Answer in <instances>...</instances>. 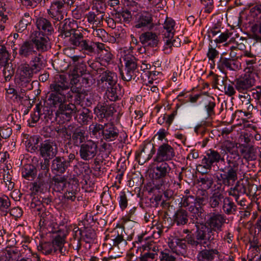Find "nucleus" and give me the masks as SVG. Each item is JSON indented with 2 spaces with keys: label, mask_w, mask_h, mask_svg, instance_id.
<instances>
[{
  "label": "nucleus",
  "mask_w": 261,
  "mask_h": 261,
  "mask_svg": "<svg viewBox=\"0 0 261 261\" xmlns=\"http://www.w3.org/2000/svg\"><path fill=\"white\" fill-rule=\"evenodd\" d=\"M11 202L9 198L5 194H0V211L7 213L9 211Z\"/></svg>",
  "instance_id": "52"
},
{
  "label": "nucleus",
  "mask_w": 261,
  "mask_h": 261,
  "mask_svg": "<svg viewBox=\"0 0 261 261\" xmlns=\"http://www.w3.org/2000/svg\"><path fill=\"white\" fill-rule=\"evenodd\" d=\"M97 152V142L90 139L81 145L79 150V154L82 160L89 161L96 155Z\"/></svg>",
  "instance_id": "12"
},
{
  "label": "nucleus",
  "mask_w": 261,
  "mask_h": 261,
  "mask_svg": "<svg viewBox=\"0 0 261 261\" xmlns=\"http://www.w3.org/2000/svg\"><path fill=\"white\" fill-rule=\"evenodd\" d=\"M202 244H199L198 245L200 246H204L207 247L200 251L197 255V259L198 261H215L214 259L216 257H219L220 255V252L216 248H214L216 245H218V244H216L213 247H208V241L207 240H203Z\"/></svg>",
  "instance_id": "14"
},
{
  "label": "nucleus",
  "mask_w": 261,
  "mask_h": 261,
  "mask_svg": "<svg viewBox=\"0 0 261 261\" xmlns=\"http://www.w3.org/2000/svg\"><path fill=\"white\" fill-rule=\"evenodd\" d=\"M96 73L99 74L98 83H105L111 86H114L117 82V75L115 72L110 70L106 67L98 68Z\"/></svg>",
  "instance_id": "19"
},
{
  "label": "nucleus",
  "mask_w": 261,
  "mask_h": 261,
  "mask_svg": "<svg viewBox=\"0 0 261 261\" xmlns=\"http://www.w3.org/2000/svg\"><path fill=\"white\" fill-rule=\"evenodd\" d=\"M105 12L97 9L95 11H90L86 14L88 22L92 25L93 27H100L103 22Z\"/></svg>",
  "instance_id": "29"
},
{
  "label": "nucleus",
  "mask_w": 261,
  "mask_h": 261,
  "mask_svg": "<svg viewBox=\"0 0 261 261\" xmlns=\"http://www.w3.org/2000/svg\"><path fill=\"white\" fill-rule=\"evenodd\" d=\"M202 103L207 117L213 118L215 116V108L216 107L215 99L212 96H207L202 100Z\"/></svg>",
  "instance_id": "35"
},
{
  "label": "nucleus",
  "mask_w": 261,
  "mask_h": 261,
  "mask_svg": "<svg viewBox=\"0 0 261 261\" xmlns=\"http://www.w3.org/2000/svg\"><path fill=\"white\" fill-rule=\"evenodd\" d=\"M99 54V59L101 64L105 66V64H108L112 59L113 55L111 54L109 47H107V50H103L101 52H98Z\"/></svg>",
  "instance_id": "47"
},
{
  "label": "nucleus",
  "mask_w": 261,
  "mask_h": 261,
  "mask_svg": "<svg viewBox=\"0 0 261 261\" xmlns=\"http://www.w3.org/2000/svg\"><path fill=\"white\" fill-rule=\"evenodd\" d=\"M2 66L4 67L3 73L5 80L6 81H9L14 74V72L13 68L11 66H9L8 64L7 65Z\"/></svg>",
  "instance_id": "62"
},
{
  "label": "nucleus",
  "mask_w": 261,
  "mask_h": 261,
  "mask_svg": "<svg viewBox=\"0 0 261 261\" xmlns=\"http://www.w3.org/2000/svg\"><path fill=\"white\" fill-rule=\"evenodd\" d=\"M88 137L86 135V132L84 129L80 127L76 128L73 131L70 137V140L72 144L76 147H81V145L86 142Z\"/></svg>",
  "instance_id": "33"
},
{
  "label": "nucleus",
  "mask_w": 261,
  "mask_h": 261,
  "mask_svg": "<svg viewBox=\"0 0 261 261\" xmlns=\"http://www.w3.org/2000/svg\"><path fill=\"white\" fill-rule=\"evenodd\" d=\"M50 178V174L48 171H41L38 174L37 179L41 183L47 184Z\"/></svg>",
  "instance_id": "61"
},
{
  "label": "nucleus",
  "mask_w": 261,
  "mask_h": 261,
  "mask_svg": "<svg viewBox=\"0 0 261 261\" xmlns=\"http://www.w3.org/2000/svg\"><path fill=\"white\" fill-rule=\"evenodd\" d=\"M257 79L258 76L256 74L245 73L243 76L237 79L233 84L236 89L239 92H245L254 85Z\"/></svg>",
  "instance_id": "11"
},
{
  "label": "nucleus",
  "mask_w": 261,
  "mask_h": 261,
  "mask_svg": "<svg viewBox=\"0 0 261 261\" xmlns=\"http://www.w3.org/2000/svg\"><path fill=\"white\" fill-rule=\"evenodd\" d=\"M246 193V188L243 184H237L234 187L231 188L228 193L229 196L234 197L235 201H238L241 195Z\"/></svg>",
  "instance_id": "41"
},
{
  "label": "nucleus",
  "mask_w": 261,
  "mask_h": 261,
  "mask_svg": "<svg viewBox=\"0 0 261 261\" xmlns=\"http://www.w3.org/2000/svg\"><path fill=\"white\" fill-rule=\"evenodd\" d=\"M32 18L29 13H25L20 20L16 24L15 28L18 32H22L24 31L28 24L31 23Z\"/></svg>",
  "instance_id": "44"
},
{
  "label": "nucleus",
  "mask_w": 261,
  "mask_h": 261,
  "mask_svg": "<svg viewBox=\"0 0 261 261\" xmlns=\"http://www.w3.org/2000/svg\"><path fill=\"white\" fill-rule=\"evenodd\" d=\"M173 221L177 225H185L188 221L187 212L182 208L178 210L173 216Z\"/></svg>",
  "instance_id": "40"
},
{
  "label": "nucleus",
  "mask_w": 261,
  "mask_h": 261,
  "mask_svg": "<svg viewBox=\"0 0 261 261\" xmlns=\"http://www.w3.org/2000/svg\"><path fill=\"white\" fill-rule=\"evenodd\" d=\"M76 194L77 186L75 185L71 186L70 184H69L68 189H67L65 193L64 194V196L65 198H66L67 200L73 201L76 198Z\"/></svg>",
  "instance_id": "54"
},
{
  "label": "nucleus",
  "mask_w": 261,
  "mask_h": 261,
  "mask_svg": "<svg viewBox=\"0 0 261 261\" xmlns=\"http://www.w3.org/2000/svg\"><path fill=\"white\" fill-rule=\"evenodd\" d=\"M54 145V142L49 140H46L41 144L40 152L43 158L50 159L56 156L57 149Z\"/></svg>",
  "instance_id": "24"
},
{
  "label": "nucleus",
  "mask_w": 261,
  "mask_h": 261,
  "mask_svg": "<svg viewBox=\"0 0 261 261\" xmlns=\"http://www.w3.org/2000/svg\"><path fill=\"white\" fill-rule=\"evenodd\" d=\"M72 5V0H54L50 3L47 13L53 19L61 21L64 19L66 9Z\"/></svg>",
  "instance_id": "9"
},
{
  "label": "nucleus",
  "mask_w": 261,
  "mask_h": 261,
  "mask_svg": "<svg viewBox=\"0 0 261 261\" xmlns=\"http://www.w3.org/2000/svg\"><path fill=\"white\" fill-rule=\"evenodd\" d=\"M207 57L211 62V65H215L214 59L219 56V52L214 48L212 47H209L207 53Z\"/></svg>",
  "instance_id": "59"
},
{
  "label": "nucleus",
  "mask_w": 261,
  "mask_h": 261,
  "mask_svg": "<svg viewBox=\"0 0 261 261\" xmlns=\"http://www.w3.org/2000/svg\"><path fill=\"white\" fill-rule=\"evenodd\" d=\"M10 55L7 47L0 44V66L7 65L10 60Z\"/></svg>",
  "instance_id": "48"
},
{
  "label": "nucleus",
  "mask_w": 261,
  "mask_h": 261,
  "mask_svg": "<svg viewBox=\"0 0 261 261\" xmlns=\"http://www.w3.org/2000/svg\"><path fill=\"white\" fill-rule=\"evenodd\" d=\"M21 256L20 251L17 248L6 250L0 256V261H16Z\"/></svg>",
  "instance_id": "36"
},
{
  "label": "nucleus",
  "mask_w": 261,
  "mask_h": 261,
  "mask_svg": "<svg viewBox=\"0 0 261 261\" xmlns=\"http://www.w3.org/2000/svg\"><path fill=\"white\" fill-rule=\"evenodd\" d=\"M222 210L227 215L234 214L237 212V206L229 197H225L223 198Z\"/></svg>",
  "instance_id": "37"
},
{
  "label": "nucleus",
  "mask_w": 261,
  "mask_h": 261,
  "mask_svg": "<svg viewBox=\"0 0 261 261\" xmlns=\"http://www.w3.org/2000/svg\"><path fill=\"white\" fill-rule=\"evenodd\" d=\"M241 162H242V160L238 149L231 155H227L226 165L219 169L217 179L225 186L233 185L238 180Z\"/></svg>",
  "instance_id": "4"
},
{
  "label": "nucleus",
  "mask_w": 261,
  "mask_h": 261,
  "mask_svg": "<svg viewBox=\"0 0 261 261\" xmlns=\"http://www.w3.org/2000/svg\"><path fill=\"white\" fill-rule=\"evenodd\" d=\"M188 236L192 237L191 235H187L185 239H179L177 237H175L169 240L168 242V246L173 253L184 256L187 255L188 247L186 242H187L188 244H190L188 242Z\"/></svg>",
  "instance_id": "17"
},
{
  "label": "nucleus",
  "mask_w": 261,
  "mask_h": 261,
  "mask_svg": "<svg viewBox=\"0 0 261 261\" xmlns=\"http://www.w3.org/2000/svg\"><path fill=\"white\" fill-rule=\"evenodd\" d=\"M17 74L19 80H29L31 79L33 74H35L30 65L28 63L20 64L17 69Z\"/></svg>",
  "instance_id": "34"
},
{
  "label": "nucleus",
  "mask_w": 261,
  "mask_h": 261,
  "mask_svg": "<svg viewBox=\"0 0 261 261\" xmlns=\"http://www.w3.org/2000/svg\"><path fill=\"white\" fill-rule=\"evenodd\" d=\"M115 111L113 105L107 104L106 102H98L94 109V114L101 119H108L113 115Z\"/></svg>",
  "instance_id": "20"
},
{
  "label": "nucleus",
  "mask_w": 261,
  "mask_h": 261,
  "mask_svg": "<svg viewBox=\"0 0 261 261\" xmlns=\"http://www.w3.org/2000/svg\"><path fill=\"white\" fill-rule=\"evenodd\" d=\"M164 41L166 45L169 47L172 46L178 47L180 45V40L178 38H174V36L170 38H164Z\"/></svg>",
  "instance_id": "56"
},
{
  "label": "nucleus",
  "mask_w": 261,
  "mask_h": 261,
  "mask_svg": "<svg viewBox=\"0 0 261 261\" xmlns=\"http://www.w3.org/2000/svg\"><path fill=\"white\" fill-rule=\"evenodd\" d=\"M181 203L184 207H189L191 205L195 204V196H184L181 199Z\"/></svg>",
  "instance_id": "60"
},
{
  "label": "nucleus",
  "mask_w": 261,
  "mask_h": 261,
  "mask_svg": "<svg viewBox=\"0 0 261 261\" xmlns=\"http://www.w3.org/2000/svg\"><path fill=\"white\" fill-rule=\"evenodd\" d=\"M105 123L101 124L98 122H93L89 126V131L90 135L96 138L102 137V132L104 130Z\"/></svg>",
  "instance_id": "42"
},
{
  "label": "nucleus",
  "mask_w": 261,
  "mask_h": 261,
  "mask_svg": "<svg viewBox=\"0 0 261 261\" xmlns=\"http://www.w3.org/2000/svg\"><path fill=\"white\" fill-rule=\"evenodd\" d=\"M158 164L154 168L153 176L155 179H163L169 173L171 168L167 162H156Z\"/></svg>",
  "instance_id": "31"
},
{
  "label": "nucleus",
  "mask_w": 261,
  "mask_h": 261,
  "mask_svg": "<svg viewBox=\"0 0 261 261\" xmlns=\"http://www.w3.org/2000/svg\"><path fill=\"white\" fill-rule=\"evenodd\" d=\"M140 42L147 46L156 47L159 42L158 36L152 32H146L142 33L139 37Z\"/></svg>",
  "instance_id": "27"
},
{
  "label": "nucleus",
  "mask_w": 261,
  "mask_h": 261,
  "mask_svg": "<svg viewBox=\"0 0 261 261\" xmlns=\"http://www.w3.org/2000/svg\"><path fill=\"white\" fill-rule=\"evenodd\" d=\"M241 153L246 160L252 161L256 159L255 151L253 147H244L241 149Z\"/></svg>",
  "instance_id": "49"
},
{
  "label": "nucleus",
  "mask_w": 261,
  "mask_h": 261,
  "mask_svg": "<svg viewBox=\"0 0 261 261\" xmlns=\"http://www.w3.org/2000/svg\"><path fill=\"white\" fill-rule=\"evenodd\" d=\"M154 147L152 144L147 143L140 146L139 150L136 152V160L139 164L143 165L148 161L154 153Z\"/></svg>",
  "instance_id": "18"
},
{
  "label": "nucleus",
  "mask_w": 261,
  "mask_h": 261,
  "mask_svg": "<svg viewBox=\"0 0 261 261\" xmlns=\"http://www.w3.org/2000/svg\"><path fill=\"white\" fill-rule=\"evenodd\" d=\"M36 174V169L34 166L31 165L27 166L22 171L23 176L29 179L33 178Z\"/></svg>",
  "instance_id": "55"
},
{
  "label": "nucleus",
  "mask_w": 261,
  "mask_h": 261,
  "mask_svg": "<svg viewBox=\"0 0 261 261\" xmlns=\"http://www.w3.org/2000/svg\"><path fill=\"white\" fill-rule=\"evenodd\" d=\"M246 63L245 71L246 73H255L257 74L256 68L257 62L256 57L251 59H247L245 60Z\"/></svg>",
  "instance_id": "46"
},
{
  "label": "nucleus",
  "mask_w": 261,
  "mask_h": 261,
  "mask_svg": "<svg viewBox=\"0 0 261 261\" xmlns=\"http://www.w3.org/2000/svg\"><path fill=\"white\" fill-rule=\"evenodd\" d=\"M120 95V89L116 86H112L108 89L106 93L105 96L111 101H115L119 99Z\"/></svg>",
  "instance_id": "45"
},
{
  "label": "nucleus",
  "mask_w": 261,
  "mask_h": 261,
  "mask_svg": "<svg viewBox=\"0 0 261 261\" xmlns=\"http://www.w3.org/2000/svg\"><path fill=\"white\" fill-rule=\"evenodd\" d=\"M223 197L220 193H214L210 198H208V205L210 207L214 208L218 207Z\"/></svg>",
  "instance_id": "50"
},
{
  "label": "nucleus",
  "mask_w": 261,
  "mask_h": 261,
  "mask_svg": "<svg viewBox=\"0 0 261 261\" xmlns=\"http://www.w3.org/2000/svg\"><path fill=\"white\" fill-rule=\"evenodd\" d=\"M31 40L35 47L36 51L43 53L50 48V42L48 37L40 32H34L31 37Z\"/></svg>",
  "instance_id": "15"
},
{
  "label": "nucleus",
  "mask_w": 261,
  "mask_h": 261,
  "mask_svg": "<svg viewBox=\"0 0 261 261\" xmlns=\"http://www.w3.org/2000/svg\"><path fill=\"white\" fill-rule=\"evenodd\" d=\"M69 167L64 156H56L51 162V169L54 173L63 174Z\"/></svg>",
  "instance_id": "28"
},
{
  "label": "nucleus",
  "mask_w": 261,
  "mask_h": 261,
  "mask_svg": "<svg viewBox=\"0 0 261 261\" xmlns=\"http://www.w3.org/2000/svg\"><path fill=\"white\" fill-rule=\"evenodd\" d=\"M135 27L142 30L152 29L154 24L152 14L147 11L138 13L135 18Z\"/></svg>",
  "instance_id": "16"
},
{
  "label": "nucleus",
  "mask_w": 261,
  "mask_h": 261,
  "mask_svg": "<svg viewBox=\"0 0 261 261\" xmlns=\"http://www.w3.org/2000/svg\"><path fill=\"white\" fill-rule=\"evenodd\" d=\"M69 226H62L60 227L58 232L52 233V242H44L38 246V249L43 254L47 255L50 254L53 251L59 250L62 252L63 247L65 243V239L70 231Z\"/></svg>",
  "instance_id": "6"
},
{
  "label": "nucleus",
  "mask_w": 261,
  "mask_h": 261,
  "mask_svg": "<svg viewBox=\"0 0 261 261\" xmlns=\"http://www.w3.org/2000/svg\"><path fill=\"white\" fill-rule=\"evenodd\" d=\"M208 200L207 191L205 190L198 189L195 196L194 205H191L188 208L192 216L195 218L196 223L201 224L204 222L205 214L202 206L205 205Z\"/></svg>",
  "instance_id": "8"
},
{
  "label": "nucleus",
  "mask_w": 261,
  "mask_h": 261,
  "mask_svg": "<svg viewBox=\"0 0 261 261\" xmlns=\"http://www.w3.org/2000/svg\"><path fill=\"white\" fill-rule=\"evenodd\" d=\"M210 75L211 76L213 87L221 90V88L223 87L224 85V80L222 76L216 74L213 72H211Z\"/></svg>",
  "instance_id": "51"
},
{
  "label": "nucleus",
  "mask_w": 261,
  "mask_h": 261,
  "mask_svg": "<svg viewBox=\"0 0 261 261\" xmlns=\"http://www.w3.org/2000/svg\"><path fill=\"white\" fill-rule=\"evenodd\" d=\"M37 210L39 212L38 215L40 218L39 223V226L43 229L46 228L49 233H56L60 227L68 226L61 224L58 226L51 214L49 212L45 211L44 207L38 208Z\"/></svg>",
  "instance_id": "10"
},
{
  "label": "nucleus",
  "mask_w": 261,
  "mask_h": 261,
  "mask_svg": "<svg viewBox=\"0 0 261 261\" xmlns=\"http://www.w3.org/2000/svg\"><path fill=\"white\" fill-rule=\"evenodd\" d=\"M59 30L62 37L68 38L70 45L79 47L87 55L94 52V42L85 36V32L82 30L72 29L71 22L66 19L59 26Z\"/></svg>",
  "instance_id": "3"
},
{
  "label": "nucleus",
  "mask_w": 261,
  "mask_h": 261,
  "mask_svg": "<svg viewBox=\"0 0 261 261\" xmlns=\"http://www.w3.org/2000/svg\"><path fill=\"white\" fill-rule=\"evenodd\" d=\"M126 234L122 227H117L106 235L105 244L110 246V253L115 254L111 255L108 257H103L102 261H110L121 256L125 250L127 244Z\"/></svg>",
  "instance_id": "5"
},
{
  "label": "nucleus",
  "mask_w": 261,
  "mask_h": 261,
  "mask_svg": "<svg viewBox=\"0 0 261 261\" xmlns=\"http://www.w3.org/2000/svg\"><path fill=\"white\" fill-rule=\"evenodd\" d=\"M241 67L240 63L235 59L221 57L217 63V67L221 71L225 70L236 71Z\"/></svg>",
  "instance_id": "23"
},
{
  "label": "nucleus",
  "mask_w": 261,
  "mask_h": 261,
  "mask_svg": "<svg viewBox=\"0 0 261 261\" xmlns=\"http://www.w3.org/2000/svg\"><path fill=\"white\" fill-rule=\"evenodd\" d=\"M220 152L210 149L205 152L201 164L197 166V170L204 174L210 171L214 163L224 162L225 155H231L238 149V144L230 140L223 142L219 147Z\"/></svg>",
  "instance_id": "2"
},
{
  "label": "nucleus",
  "mask_w": 261,
  "mask_h": 261,
  "mask_svg": "<svg viewBox=\"0 0 261 261\" xmlns=\"http://www.w3.org/2000/svg\"><path fill=\"white\" fill-rule=\"evenodd\" d=\"M80 112L79 122L82 125H87L93 119V114L89 109L83 108Z\"/></svg>",
  "instance_id": "43"
},
{
  "label": "nucleus",
  "mask_w": 261,
  "mask_h": 261,
  "mask_svg": "<svg viewBox=\"0 0 261 261\" xmlns=\"http://www.w3.org/2000/svg\"><path fill=\"white\" fill-rule=\"evenodd\" d=\"M226 217L219 213H211L208 215L206 224H202L197 227L195 232V238L187 237L188 242L193 247L202 244L203 240L208 241V247H213L219 240V232L222 230V226L225 223Z\"/></svg>",
  "instance_id": "1"
},
{
  "label": "nucleus",
  "mask_w": 261,
  "mask_h": 261,
  "mask_svg": "<svg viewBox=\"0 0 261 261\" xmlns=\"http://www.w3.org/2000/svg\"><path fill=\"white\" fill-rule=\"evenodd\" d=\"M77 111L74 104L63 103L57 111L56 114L57 117L63 118L65 121H68L72 115Z\"/></svg>",
  "instance_id": "22"
},
{
  "label": "nucleus",
  "mask_w": 261,
  "mask_h": 261,
  "mask_svg": "<svg viewBox=\"0 0 261 261\" xmlns=\"http://www.w3.org/2000/svg\"><path fill=\"white\" fill-rule=\"evenodd\" d=\"M119 135V130L112 123H106L102 132V138L107 142L115 140Z\"/></svg>",
  "instance_id": "30"
},
{
  "label": "nucleus",
  "mask_w": 261,
  "mask_h": 261,
  "mask_svg": "<svg viewBox=\"0 0 261 261\" xmlns=\"http://www.w3.org/2000/svg\"><path fill=\"white\" fill-rule=\"evenodd\" d=\"M118 201L120 207L123 210L127 206L128 200L126 193L124 191L120 192L118 198Z\"/></svg>",
  "instance_id": "57"
},
{
  "label": "nucleus",
  "mask_w": 261,
  "mask_h": 261,
  "mask_svg": "<svg viewBox=\"0 0 261 261\" xmlns=\"http://www.w3.org/2000/svg\"><path fill=\"white\" fill-rule=\"evenodd\" d=\"M251 12L254 17L260 15L258 23L252 27V32L253 38L257 40L261 41V3L253 7L251 10Z\"/></svg>",
  "instance_id": "25"
},
{
  "label": "nucleus",
  "mask_w": 261,
  "mask_h": 261,
  "mask_svg": "<svg viewBox=\"0 0 261 261\" xmlns=\"http://www.w3.org/2000/svg\"><path fill=\"white\" fill-rule=\"evenodd\" d=\"M36 24L37 29L39 30L38 32L47 36L51 35L54 32L53 27L50 21L45 18L39 17L37 19Z\"/></svg>",
  "instance_id": "32"
},
{
  "label": "nucleus",
  "mask_w": 261,
  "mask_h": 261,
  "mask_svg": "<svg viewBox=\"0 0 261 261\" xmlns=\"http://www.w3.org/2000/svg\"><path fill=\"white\" fill-rule=\"evenodd\" d=\"M80 234L83 238L87 239L86 241L87 242L93 239L95 236L94 231L90 229L82 231L80 232Z\"/></svg>",
  "instance_id": "64"
},
{
  "label": "nucleus",
  "mask_w": 261,
  "mask_h": 261,
  "mask_svg": "<svg viewBox=\"0 0 261 261\" xmlns=\"http://www.w3.org/2000/svg\"><path fill=\"white\" fill-rule=\"evenodd\" d=\"M125 64V69L120 71V74L123 80L128 82L136 76L137 64L135 58H133L126 60Z\"/></svg>",
  "instance_id": "21"
},
{
  "label": "nucleus",
  "mask_w": 261,
  "mask_h": 261,
  "mask_svg": "<svg viewBox=\"0 0 261 261\" xmlns=\"http://www.w3.org/2000/svg\"><path fill=\"white\" fill-rule=\"evenodd\" d=\"M175 156V151L174 147L167 143H164L159 146L154 161L167 162L172 160Z\"/></svg>",
  "instance_id": "13"
},
{
  "label": "nucleus",
  "mask_w": 261,
  "mask_h": 261,
  "mask_svg": "<svg viewBox=\"0 0 261 261\" xmlns=\"http://www.w3.org/2000/svg\"><path fill=\"white\" fill-rule=\"evenodd\" d=\"M47 103L51 107L59 108L66 102V94L69 89L68 83L63 80L54 81L50 85Z\"/></svg>",
  "instance_id": "7"
},
{
  "label": "nucleus",
  "mask_w": 261,
  "mask_h": 261,
  "mask_svg": "<svg viewBox=\"0 0 261 261\" xmlns=\"http://www.w3.org/2000/svg\"><path fill=\"white\" fill-rule=\"evenodd\" d=\"M175 21L170 18H167L163 24L164 30L162 31L164 38L172 37L175 32Z\"/></svg>",
  "instance_id": "38"
},
{
  "label": "nucleus",
  "mask_w": 261,
  "mask_h": 261,
  "mask_svg": "<svg viewBox=\"0 0 261 261\" xmlns=\"http://www.w3.org/2000/svg\"><path fill=\"white\" fill-rule=\"evenodd\" d=\"M92 34L94 37L100 39L102 41H106L107 40L108 34L102 29H94Z\"/></svg>",
  "instance_id": "58"
},
{
  "label": "nucleus",
  "mask_w": 261,
  "mask_h": 261,
  "mask_svg": "<svg viewBox=\"0 0 261 261\" xmlns=\"http://www.w3.org/2000/svg\"><path fill=\"white\" fill-rule=\"evenodd\" d=\"M156 257V253L146 252L139 257V261H154V259Z\"/></svg>",
  "instance_id": "63"
},
{
  "label": "nucleus",
  "mask_w": 261,
  "mask_h": 261,
  "mask_svg": "<svg viewBox=\"0 0 261 261\" xmlns=\"http://www.w3.org/2000/svg\"><path fill=\"white\" fill-rule=\"evenodd\" d=\"M174 253L169 249H164L160 252L159 259L160 261H176V258L173 255Z\"/></svg>",
  "instance_id": "53"
},
{
  "label": "nucleus",
  "mask_w": 261,
  "mask_h": 261,
  "mask_svg": "<svg viewBox=\"0 0 261 261\" xmlns=\"http://www.w3.org/2000/svg\"><path fill=\"white\" fill-rule=\"evenodd\" d=\"M18 55L21 58H30L34 55H37L35 47L31 40L25 41L19 44Z\"/></svg>",
  "instance_id": "26"
},
{
  "label": "nucleus",
  "mask_w": 261,
  "mask_h": 261,
  "mask_svg": "<svg viewBox=\"0 0 261 261\" xmlns=\"http://www.w3.org/2000/svg\"><path fill=\"white\" fill-rule=\"evenodd\" d=\"M30 65L35 74L39 72L45 67L43 56L39 53L37 56L32 58Z\"/></svg>",
  "instance_id": "39"
}]
</instances>
